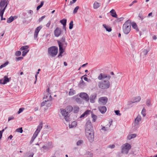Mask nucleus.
Returning a JSON list of instances; mask_svg holds the SVG:
<instances>
[{
    "instance_id": "1",
    "label": "nucleus",
    "mask_w": 157,
    "mask_h": 157,
    "mask_svg": "<svg viewBox=\"0 0 157 157\" xmlns=\"http://www.w3.org/2000/svg\"><path fill=\"white\" fill-rule=\"evenodd\" d=\"M111 77V76L109 74L100 73L98 76V78L99 80H103L98 82V85L99 88L102 90L109 88L110 83L109 80Z\"/></svg>"
},
{
    "instance_id": "2",
    "label": "nucleus",
    "mask_w": 157,
    "mask_h": 157,
    "mask_svg": "<svg viewBox=\"0 0 157 157\" xmlns=\"http://www.w3.org/2000/svg\"><path fill=\"white\" fill-rule=\"evenodd\" d=\"M57 42L59 45V49L65 51L67 45V43L66 41L65 36H63L59 40H57Z\"/></svg>"
},
{
    "instance_id": "3",
    "label": "nucleus",
    "mask_w": 157,
    "mask_h": 157,
    "mask_svg": "<svg viewBox=\"0 0 157 157\" xmlns=\"http://www.w3.org/2000/svg\"><path fill=\"white\" fill-rule=\"evenodd\" d=\"M131 23L130 20L126 21L123 26L124 33L125 34H128L131 31Z\"/></svg>"
},
{
    "instance_id": "4",
    "label": "nucleus",
    "mask_w": 157,
    "mask_h": 157,
    "mask_svg": "<svg viewBox=\"0 0 157 157\" xmlns=\"http://www.w3.org/2000/svg\"><path fill=\"white\" fill-rule=\"evenodd\" d=\"M58 48L56 46H52L48 49L49 54L52 57L55 56L57 54Z\"/></svg>"
},
{
    "instance_id": "5",
    "label": "nucleus",
    "mask_w": 157,
    "mask_h": 157,
    "mask_svg": "<svg viewBox=\"0 0 157 157\" xmlns=\"http://www.w3.org/2000/svg\"><path fill=\"white\" fill-rule=\"evenodd\" d=\"M87 138L90 142H92L94 140V132L93 130L85 131Z\"/></svg>"
},
{
    "instance_id": "6",
    "label": "nucleus",
    "mask_w": 157,
    "mask_h": 157,
    "mask_svg": "<svg viewBox=\"0 0 157 157\" xmlns=\"http://www.w3.org/2000/svg\"><path fill=\"white\" fill-rule=\"evenodd\" d=\"M121 152L123 154H127L129 150L131 148V146L128 143H126L122 146Z\"/></svg>"
},
{
    "instance_id": "7",
    "label": "nucleus",
    "mask_w": 157,
    "mask_h": 157,
    "mask_svg": "<svg viewBox=\"0 0 157 157\" xmlns=\"http://www.w3.org/2000/svg\"><path fill=\"white\" fill-rule=\"evenodd\" d=\"M60 113L64 117V119L67 121H68L70 119V114L65 110L63 109H60Z\"/></svg>"
},
{
    "instance_id": "8",
    "label": "nucleus",
    "mask_w": 157,
    "mask_h": 157,
    "mask_svg": "<svg viewBox=\"0 0 157 157\" xmlns=\"http://www.w3.org/2000/svg\"><path fill=\"white\" fill-rule=\"evenodd\" d=\"M93 130L91 122L90 120L88 121L85 125V131Z\"/></svg>"
},
{
    "instance_id": "9",
    "label": "nucleus",
    "mask_w": 157,
    "mask_h": 157,
    "mask_svg": "<svg viewBox=\"0 0 157 157\" xmlns=\"http://www.w3.org/2000/svg\"><path fill=\"white\" fill-rule=\"evenodd\" d=\"M79 97L86 101H88L89 100V96L85 93H80L79 94Z\"/></svg>"
},
{
    "instance_id": "10",
    "label": "nucleus",
    "mask_w": 157,
    "mask_h": 157,
    "mask_svg": "<svg viewBox=\"0 0 157 157\" xmlns=\"http://www.w3.org/2000/svg\"><path fill=\"white\" fill-rule=\"evenodd\" d=\"M61 33V29L59 27H57L54 31V35L56 37H59Z\"/></svg>"
},
{
    "instance_id": "11",
    "label": "nucleus",
    "mask_w": 157,
    "mask_h": 157,
    "mask_svg": "<svg viewBox=\"0 0 157 157\" xmlns=\"http://www.w3.org/2000/svg\"><path fill=\"white\" fill-rule=\"evenodd\" d=\"M112 122V121H111L109 122V125H107L105 127L101 125L102 128H101V129L105 132L108 130L109 129L111 125V124Z\"/></svg>"
},
{
    "instance_id": "12",
    "label": "nucleus",
    "mask_w": 157,
    "mask_h": 157,
    "mask_svg": "<svg viewBox=\"0 0 157 157\" xmlns=\"http://www.w3.org/2000/svg\"><path fill=\"white\" fill-rule=\"evenodd\" d=\"M99 101L103 105H105L107 102L108 98L106 97H101L99 98Z\"/></svg>"
},
{
    "instance_id": "13",
    "label": "nucleus",
    "mask_w": 157,
    "mask_h": 157,
    "mask_svg": "<svg viewBox=\"0 0 157 157\" xmlns=\"http://www.w3.org/2000/svg\"><path fill=\"white\" fill-rule=\"evenodd\" d=\"M49 87H48V88H47V92H46L47 93V94L48 95H45L44 97V99H46L47 98H48V96H49V98L47 100V101H50L52 100V96L51 95H50V93H49Z\"/></svg>"
},
{
    "instance_id": "14",
    "label": "nucleus",
    "mask_w": 157,
    "mask_h": 157,
    "mask_svg": "<svg viewBox=\"0 0 157 157\" xmlns=\"http://www.w3.org/2000/svg\"><path fill=\"white\" fill-rule=\"evenodd\" d=\"M97 97V94H94L90 95L89 99L90 102L93 103L95 102V99H96Z\"/></svg>"
},
{
    "instance_id": "15",
    "label": "nucleus",
    "mask_w": 157,
    "mask_h": 157,
    "mask_svg": "<svg viewBox=\"0 0 157 157\" xmlns=\"http://www.w3.org/2000/svg\"><path fill=\"white\" fill-rule=\"evenodd\" d=\"M141 117L140 115H138L137 117L135 119L134 124L135 125L139 124V122L141 121Z\"/></svg>"
},
{
    "instance_id": "16",
    "label": "nucleus",
    "mask_w": 157,
    "mask_h": 157,
    "mask_svg": "<svg viewBox=\"0 0 157 157\" xmlns=\"http://www.w3.org/2000/svg\"><path fill=\"white\" fill-rule=\"evenodd\" d=\"M98 109L101 113H105L106 111V108L105 106H100L98 107Z\"/></svg>"
},
{
    "instance_id": "17",
    "label": "nucleus",
    "mask_w": 157,
    "mask_h": 157,
    "mask_svg": "<svg viewBox=\"0 0 157 157\" xmlns=\"http://www.w3.org/2000/svg\"><path fill=\"white\" fill-rule=\"evenodd\" d=\"M149 52V50L146 49H143L141 52V56L144 57H145L147 54L148 52Z\"/></svg>"
},
{
    "instance_id": "18",
    "label": "nucleus",
    "mask_w": 157,
    "mask_h": 157,
    "mask_svg": "<svg viewBox=\"0 0 157 157\" xmlns=\"http://www.w3.org/2000/svg\"><path fill=\"white\" fill-rule=\"evenodd\" d=\"M64 109L69 114L73 110V107L71 105H68Z\"/></svg>"
},
{
    "instance_id": "19",
    "label": "nucleus",
    "mask_w": 157,
    "mask_h": 157,
    "mask_svg": "<svg viewBox=\"0 0 157 157\" xmlns=\"http://www.w3.org/2000/svg\"><path fill=\"white\" fill-rule=\"evenodd\" d=\"M4 80L3 82V84H5L7 82H9L11 79V78H8L7 76H5L3 78Z\"/></svg>"
},
{
    "instance_id": "20",
    "label": "nucleus",
    "mask_w": 157,
    "mask_h": 157,
    "mask_svg": "<svg viewBox=\"0 0 157 157\" xmlns=\"http://www.w3.org/2000/svg\"><path fill=\"white\" fill-rule=\"evenodd\" d=\"M7 6V4L6 3V6L4 7L3 9L2 10H0V16L1 17V20H2V17L3 16L4 13V12L5 11V10Z\"/></svg>"
},
{
    "instance_id": "21",
    "label": "nucleus",
    "mask_w": 157,
    "mask_h": 157,
    "mask_svg": "<svg viewBox=\"0 0 157 157\" xmlns=\"http://www.w3.org/2000/svg\"><path fill=\"white\" fill-rule=\"evenodd\" d=\"M6 3L8 4L6 0H1L0 3V6L1 8H3L5 5L6 6Z\"/></svg>"
},
{
    "instance_id": "22",
    "label": "nucleus",
    "mask_w": 157,
    "mask_h": 157,
    "mask_svg": "<svg viewBox=\"0 0 157 157\" xmlns=\"http://www.w3.org/2000/svg\"><path fill=\"white\" fill-rule=\"evenodd\" d=\"M73 110L74 113H77L79 111V108L78 106L75 105L74 106Z\"/></svg>"
},
{
    "instance_id": "23",
    "label": "nucleus",
    "mask_w": 157,
    "mask_h": 157,
    "mask_svg": "<svg viewBox=\"0 0 157 157\" xmlns=\"http://www.w3.org/2000/svg\"><path fill=\"white\" fill-rule=\"evenodd\" d=\"M77 122L76 121L73 122L71 124H69V126L70 128H72L76 127Z\"/></svg>"
},
{
    "instance_id": "24",
    "label": "nucleus",
    "mask_w": 157,
    "mask_h": 157,
    "mask_svg": "<svg viewBox=\"0 0 157 157\" xmlns=\"http://www.w3.org/2000/svg\"><path fill=\"white\" fill-rule=\"evenodd\" d=\"M110 13H111V16L112 17H115L116 18H117V15L116 14V13L114 10H113V9L112 10L110 11Z\"/></svg>"
},
{
    "instance_id": "25",
    "label": "nucleus",
    "mask_w": 157,
    "mask_h": 157,
    "mask_svg": "<svg viewBox=\"0 0 157 157\" xmlns=\"http://www.w3.org/2000/svg\"><path fill=\"white\" fill-rule=\"evenodd\" d=\"M103 26L106 29L107 31L110 32L112 30V29L111 27L108 25H107L105 24H103Z\"/></svg>"
},
{
    "instance_id": "26",
    "label": "nucleus",
    "mask_w": 157,
    "mask_h": 157,
    "mask_svg": "<svg viewBox=\"0 0 157 157\" xmlns=\"http://www.w3.org/2000/svg\"><path fill=\"white\" fill-rule=\"evenodd\" d=\"M100 6V3L95 2L93 4V8L94 9H97Z\"/></svg>"
},
{
    "instance_id": "27",
    "label": "nucleus",
    "mask_w": 157,
    "mask_h": 157,
    "mask_svg": "<svg viewBox=\"0 0 157 157\" xmlns=\"http://www.w3.org/2000/svg\"><path fill=\"white\" fill-rule=\"evenodd\" d=\"M43 126V123L42 122H41L38 125L37 129L36 130V131H37V132L39 133L40 130L42 128Z\"/></svg>"
},
{
    "instance_id": "28",
    "label": "nucleus",
    "mask_w": 157,
    "mask_h": 157,
    "mask_svg": "<svg viewBox=\"0 0 157 157\" xmlns=\"http://www.w3.org/2000/svg\"><path fill=\"white\" fill-rule=\"evenodd\" d=\"M132 28L136 30V31H139V29L136 23L134 22H132Z\"/></svg>"
},
{
    "instance_id": "29",
    "label": "nucleus",
    "mask_w": 157,
    "mask_h": 157,
    "mask_svg": "<svg viewBox=\"0 0 157 157\" xmlns=\"http://www.w3.org/2000/svg\"><path fill=\"white\" fill-rule=\"evenodd\" d=\"M91 117L92 118V121L93 122H95L97 118V116L94 115L93 112H91Z\"/></svg>"
},
{
    "instance_id": "30",
    "label": "nucleus",
    "mask_w": 157,
    "mask_h": 157,
    "mask_svg": "<svg viewBox=\"0 0 157 157\" xmlns=\"http://www.w3.org/2000/svg\"><path fill=\"white\" fill-rule=\"evenodd\" d=\"M136 136V134H132L128 136L127 137L128 139L130 140L132 139L135 138Z\"/></svg>"
},
{
    "instance_id": "31",
    "label": "nucleus",
    "mask_w": 157,
    "mask_h": 157,
    "mask_svg": "<svg viewBox=\"0 0 157 157\" xmlns=\"http://www.w3.org/2000/svg\"><path fill=\"white\" fill-rule=\"evenodd\" d=\"M141 100V97L140 96H138L134 98L133 99V101L132 102L134 103L136 102L139 101Z\"/></svg>"
},
{
    "instance_id": "32",
    "label": "nucleus",
    "mask_w": 157,
    "mask_h": 157,
    "mask_svg": "<svg viewBox=\"0 0 157 157\" xmlns=\"http://www.w3.org/2000/svg\"><path fill=\"white\" fill-rule=\"evenodd\" d=\"M13 17L11 16L7 19V23H10L13 21Z\"/></svg>"
},
{
    "instance_id": "33",
    "label": "nucleus",
    "mask_w": 157,
    "mask_h": 157,
    "mask_svg": "<svg viewBox=\"0 0 157 157\" xmlns=\"http://www.w3.org/2000/svg\"><path fill=\"white\" fill-rule=\"evenodd\" d=\"M76 101L78 104H81L82 103V100L79 98H77L75 99Z\"/></svg>"
},
{
    "instance_id": "34",
    "label": "nucleus",
    "mask_w": 157,
    "mask_h": 157,
    "mask_svg": "<svg viewBox=\"0 0 157 157\" xmlns=\"http://www.w3.org/2000/svg\"><path fill=\"white\" fill-rule=\"evenodd\" d=\"M75 91L72 89H70V91L69 92V95L70 96L73 95L75 94Z\"/></svg>"
},
{
    "instance_id": "35",
    "label": "nucleus",
    "mask_w": 157,
    "mask_h": 157,
    "mask_svg": "<svg viewBox=\"0 0 157 157\" xmlns=\"http://www.w3.org/2000/svg\"><path fill=\"white\" fill-rule=\"evenodd\" d=\"M60 22L63 25H66L67 23V20L66 19H63L60 21Z\"/></svg>"
},
{
    "instance_id": "36",
    "label": "nucleus",
    "mask_w": 157,
    "mask_h": 157,
    "mask_svg": "<svg viewBox=\"0 0 157 157\" xmlns=\"http://www.w3.org/2000/svg\"><path fill=\"white\" fill-rule=\"evenodd\" d=\"M44 4V1H42L41 2L40 4L38 6H37L36 8V10H39V9L41 8L43 6V5Z\"/></svg>"
},
{
    "instance_id": "37",
    "label": "nucleus",
    "mask_w": 157,
    "mask_h": 157,
    "mask_svg": "<svg viewBox=\"0 0 157 157\" xmlns=\"http://www.w3.org/2000/svg\"><path fill=\"white\" fill-rule=\"evenodd\" d=\"M29 48V46L28 45L23 46L21 48H20V50H21V51H24L25 50H26V49H27Z\"/></svg>"
},
{
    "instance_id": "38",
    "label": "nucleus",
    "mask_w": 157,
    "mask_h": 157,
    "mask_svg": "<svg viewBox=\"0 0 157 157\" xmlns=\"http://www.w3.org/2000/svg\"><path fill=\"white\" fill-rule=\"evenodd\" d=\"M64 51L63 50L59 49V54L58 56V57L59 58L60 57H62V54L64 52Z\"/></svg>"
},
{
    "instance_id": "39",
    "label": "nucleus",
    "mask_w": 157,
    "mask_h": 157,
    "mask_svg": "<svg viewBox=\"0 0 157 157\" xmlns=\"http://www.w3.org/2000/svg\"><path fill=\"white\" fill-rule=\"evenodd\" d=\"M9 63V62L8 61L2 64L0 66V69L2 68L3 67H6L7 65Z\"/></svg>"
},
{
    "instance_id": "40",
    "label": "nucleus",
    "mask_w": 157,
    "mask_h": 157,
    "mask_svg": "<svg viewBox=\"0 0 157 157\" xmlns=\"http://www.w3.org/2000/svg\"><path fill=\"white\" fill-rule=\"evenodd\" d=\"M29 52V50H26L23 51L22 52V56H25L26 54Z\"/></svg>"
},
{
    "instance_id": "41",
    "label": "nucleus",
    "mask_w": 157,
    "mask_h": 157,
    "mask_svg": "<svg viewBox=\"0 0 157 157\" xmlns=\"http://www.w3.org/2000/svg\"><path fill=\"white\" fill-rule=\"evenodd\" d=\"M79 6H76L75 8L74 9L73 12V13L75 14L77 13V12L78 10L79 9Z\"/></svg>"
},
{
    "instance_id": "42",
    "label": "nucleus",
    "mask_w": 157,
    "mask_h": 157,
    "mask_svg": "<svg viewBox=\"0 0 157 157\" xmlns=\"http://www.w3.org/2000/svg\"><path fill=\"white\" fill-rule=\"evenodd\" d=\"M73 21H71L69 24V29H71L73 28Z\"/></svg>"
},
{
    "instance_id": "43",
    "label": "nucleus",
    "mask_w": 157,
    "mask_h": 157,
    "mask_svg": "<svg viewBox=\"0 0 157 157\" xmlns=\"http://www.w3.org/2000/svg\"><path fill=\"white\" fill-rule=\"evenodd\" d=\"M38 133H38V132H37V131H35L32 138L35 139L37 136Z\"/></svg>"
},
{
    "instance_id": "44",
    "label": "nucleus",
    "mask_w": 157,
    "mask_h": 157,
    "mask_svg": "<svg viewBox=\"0 0 157 157\" xmlns=\"http://www.w3.org/2000/svg\"><path fill=\"white\" fill-rule=\"evenodd\" d=\"M42 27L41 26H40L36 28L35 31L39 33L40 31L42 28Z\"/></svg>"
},
{
    "instance_id": "45",
    "label": "nucleus",
    "mask_w": 157,
    "mask_h": 157,
    "mask_svg": "<svg viewBox=\"0 0 157 157\" xmlns=\"http://www.w3.org/2000/svg\"><path fill=\"white\" fill-rule=\"evenodd\" d=\"M91 112H91L90 110H87L85 111L84 113L85 114V115H86V117H87L88 115H89L90 114V113Z\"/></svg>"
},
{
    "instance_id": "46",
    "label": "nucleus",
    "mask_w": 157,
    "mask_h": 157,
    "mask_svg": "<svg viewBox=\"0 0 157 157\" xmlns=\"http://www.w3.org/2000/svg\"><path fill=\"white\" fill-rule=\"evenodd\" d=\"M16 131L18 132H19L22 133L23 132V130L22 128H20L16 129Z\"/></svg>"
},
{
    "instance_id": "47",
    "label": "nucleus",
    "mask_w": 157,
    "mask_h": 157,
    "mask_svg": "<svg viewBox=\"0 0 157 157\" xmlns=\"http://www.w3.org/2000/svg\"><path fill=\"white\" fill-rule=\"evenodd\" d=\"M146 110L144 108L141 111V114L144 117H145L146 115Z\"/></svg>"
},
{
    "instance_id": "48",
    "label": "nucleus",
    "mask_w": 157,
    "mask_h": 157,
    "mask_svg": "<svg viewBox=\"0 0 157 157\" xmlns=\"http://www.w3.org/2000/svg\"><path fill=\"white\" fill-rule=\"evenodd\" d=\"M83 143V141L82 140H80L78 141L77 142L76 144L78 146L80 145Z\"/></svg>"
},
{
    "instance_id": "49",
    "label": "nucleus",
    "mask_w": 157,
    "mask_h": 157,
    "mask_svg": "<svg viewBox=\"0 0 157 157\" xmlns=\"http://www.w3.org/2000/svg\"><path fill=\"white\" fill-rule=\"evenodd\" d=\"M87 155L88 157H92L93 156V154L90 152H87Z\"/></svg>"
},
{
    "instance_id": "50",
    "label": "nucleus",
    "mask_w": 157,
    "mask_h": 157,
    "mask_svg": "<svg viewBox=\"0 0 157 157\" xmlns=\"http://www.w3.org/2000/svg\"><path fill=\"white\" fill-rule=\"evenodd\" d=\"M21 52L20 51H17L16 52L15 55L16 56H20L21 55Z\"/></svg>"
},
{
    "instance_id": "51",
    "label": "nucleus",
    "mask_w": 157,
    "mask_h": 157,
    "mask_svg": "<svg viewBox=\"0 0 157 157\" xmlns=\"http://www.w3.org/2000/svg\"><path fill=\"white\" fill-rule=\"evenodd\" d=\"M38 34V33L37 32L35 31V32L34 33V39H36L37 37Z\"/></svg>"
},
{
    "instance_id": "52",
    "label": "nucleus",
    "mask_w": 157,
    "mask_h": 157,
    "mask_svg": "<svg viewBox=\"0 0 157 157\" xmlns=\"http://www.w3.org/2000/svg\"><path fill=\"white\" fill-rule=\"evenodd\" d=\"M115 113L117 115L120 116L121 115V114L120 113L119 110H115Z\"/></svg>"
},
{
    "instance_id": "53",
    "label": "nucleus",
    "mask_w": 157,
    "mask_h": 157,
    "mask_svg": "<svg viewBox=\"0 0 157 157\" xmlns=\"http://www.w3.org/2000/svg\"><path fill=\"white\" fill-rule=\"evenodd\" d=\"M24 108H20L19 109L18 111L17 112L19 114L20 113H21V112H22L24 110Z\"/></svg>"
},
{
    "instance_id": "54",
    "label": "nucleus",
    "mask_w": 157,
    "mask_h": 157,
    "mask_svg": "<svg viewBox=\"0 0 157 157\" xmlns=\"http://www.w3.org/2000/svg\"><path fill=\"white\" fill-rule=\"evenodd\" d=\"M45 17V16L44 15L42 16V17H41L40 18H39L38 20V21L39 22H40L41 21H42L43 20V19Z\"/></svg>"
},
{
    "instance_id": "55",
    "label": "nucleus",
    "mask_w": 157,
    "mask_h": 157,
    "mask_svg": "<svg viewBox=\"0 0 157 157\" xmlns=\"http://www.w3.org/2000/svg\"><path fill=\"white\" fill-rule=\"evenodd\" d=\"M23 59V57H17L16 58V60L17 61H18L20 60H21Z\"/></svg>"
},
{
    "instance_id": "56",
    "label": "nucleus",
    "mask_w": 157,
    "mask_h": 157,
    "mask_svg": "<svg viewBox=\"0 0 157 157\" xmlns=\"http://www.w3.org/2000/svg\"><path fill=\"white\" fill-rule=\"evenodd\" d=\"M147 105L148 106H150L151 104L150 101L149 100H147L146 101Z\"/></svg>"
},
{
    "instance_id": "57",
    "label": "nucleus",
    "mask_w": 157,
    "mask_h": 157,
    "mask_svg": "<svg viewBox=\"0 0 157 157\" xmlns=\"http://www.w3.org/2000/svg\"><path fill=\"white\" fill-rule=\"evenodd\" d=\"M50 24H51V21H50L46 24V26L47 27H48V28L49 27V26H50Z\"/></svg>"
},
{
    "instance_id": "58",
    "label": "nucleus",
    "mask_w": 157,
    "mask_h": 157,
    "mask_svg": "<svg viewBox=\"0 0 157 157\" xmlns=\"http://www.w3.org/2000/svg\"><path fill=\"white\" fill-rule=\"evenodd\" d=\"M47 101H48L47 100L45 101L44 102H44H42L41 104V107H43V106H44L46 104V102H47Z\"/></svg>"
},
{
    "instance_id": "59",
    "label": "nucleus",
    "mask_w": 157,
    "mask_h": 157,
    "mask_svg": "<svg viewBox=\"0 0 157 157\" xmlns=\"http://www.w3.org/2000/svg\"><path fill=\"white\" fill-rule=\"evenodd\" d=\"M137 2V1L136 0H134L133 1L131 4H130L129 6H132L134 3H136Z\"/></svg>"
},
{
    "instance_id": "60",
    "label": "nucleus",
    "mask_w": 157,
    "mask_h": 157,
    "mask_svg": "<svg viewBox=\"0 0 157 157\" xmlns=\"http://www.w3.org/2000/svg\"><path fill=\"white\" fill-rule=\"evenodd\" d=\"M108 147L111 148H113L115 147V145L114 144L111 145H109Z\"/></svg>"
},
{
    "instance_id": "61",
    "label": "nucleus",
    "mask_w": 157,
    "mask_h": 157,
    "mask_svg": "<svg viewBox=\"0 0 157 157\" xmlns=\"http://www.w3.org/2000/svg\"><path fill=\"white\" fill-rule=\"evenodd\" d=\"M14 119V117H13V116L10 117L8 118V121H9L11 120H13Z\"/></svg>"
},
{
    "instance_id": "62",
    "label": "nucleus",
    "mask_w": 157,
    "mask_h": 157,
    "mask_svg": "<svg viewBox=\"0 0 157 157\" xmlns=\"http://www.w3.org/2000/svg\"><path fill=\"white\" fill-rule=\"evenodd\" d=\"M86 117V115L84 113L82 115H81L80 117L82 118V117Z\"/></svg>"
},
{
    "instance_id": "63",
    "label": "nucleus",
    "mask_w": 157,
    "mask_h": 157,
    "mask_svg": "<svg viewBox=\"0 0 157 157\" xmlns=\"http://www.w3.org/2000/svg\"><path fill=\"white\" fill-rule=\"evenodd\" d=\"M138 16L141 20H143L144 18V17L143 16H142L141 15H140V14H139Z\"/></svg>"
},
{
    "instance_id": "64",
    "label": "nucleus",
    "mask_w": 157,
    "mask_h": 157,
    "mask_svg": "<svg viewBox=\"0 0 157 157\" xmlns=\"http://www.w3.org/2000/svg\"><path fill=\"white\" fill-rule=\"evenodd\" d=\"M28 13L29 14H32L33 13V11L31 10H29L28 11Z\"/></svg>"
}]
</instances>
